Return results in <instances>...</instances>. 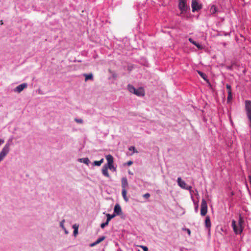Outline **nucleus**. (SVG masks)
<instances>
[{"label":"nucleus","instance_id":"f257e3e1","mask_svg":"<svg viewBox=\"0 0 251 251\" xmlns=\"http://www.w3.org/2000/svg\"><path fill=\"white\" fill-rule=\"evenodd\" d=\"M12 139H9L0 152V160L2 161L9 152Z\"/></svg>","mask_w":251,"mask_h":251},{"label":"nucleus","instance_id":"f03ea898","mask_svg":"<svg viewBox=\"0 0 251 251\" xmlns=\"http://www.w3.org/2000/svg\"><path fill=\"white\" fill-rule=\"evenodd\" d=\"M127 89L129 92L137 96L143 97L145 95V91L142 87H139L136 89L133 85L128 84L127 85Z\"/></svg>","mask_w":251,"mask_h":251},{"label":"nucleus","instance_id":"7ed1b4c3","mask_svg":"<svg viewBox=\"0 0 251 251\" xmlns=\"http://www.w3.org/2000/svg\"><path fill=\"white\" fill-rule=\"evenodd\" d=\"M245 109L248 119L250 121L249 126L251 128V101L246 100L245 101Z\"/></svg>","mask_w":251,"mask_h":251},{"label":"nucleus","instance_id":"20e7f679","mask_svg":"<svg viewBox=\"0 0 251 251\" xmlns=\"http://www.w3.org/2000/svg\"><path fill=\"white\" fill-rule=\"evenodd\" d=\"M231 226L235 234H239L242 232L244 226H241L236 224L234 220L232 221Z\"/></svg>","mask_w":251,"mask_h":251},{"label":"nucleus","instance_id":"39448f33","mask_svg":"<svg viewBox=\"0 0 251 251\" xmlns=\"http://www.w3.org/2000/svg\"><path fill=\"white\" fill-rule=\"evenodd\" d=\"M207 212V205L204 199H202L201 203V216H205Z\"/></svg>","mask_w":251,"mask_h":251},{"label":"nucleus","instance_id":"423d86ee","mask_svg":"<svg viewBox=\"0 0 251 251\" xmlns=\"http://www.w3.org/2000/svg\"><path fill=\"white\" fill-rule=\"evenodd\" d=\"M191 6L193 12L201 9V6L198 3V0H192Z\"/></svg>","mask_w":251,"mask_h":251},{"label":"nucleus","instance_id":"0eeeda50","mask_svg":"<svg viewBox=\"0 0 251 251\" xmlns=\"http://www.w3.org/2000/svg\"><path fill=\"white\" fill-rule=\"evenodd\" d=\"M121 186L122 190H127L129 187L127 179L126 177H123L121 179Z\"/></svg>","mask_w":251,"mask_h":251},{"label":"nucleus","instance_id":"6e6552de","mask_svg":"<svg viewBox=\"0 0 251 251\" xmlns=\"http://www.w3.org/2000/svg\"><path fill=\"white\" fill-rule=\"evenodd\" d=\"M178 6L179 8L182 12L186 11L187 7L186 5V0H179Z\"/></svg>","mask_w":251,"mask_h":251},{"label":"nucleus","instance_id":"1a4fd4ad","mask_svg":"<svg viewBox=\"0 0 251 251\" xmlns=\"http://www.w3.org/2000/svg\"><path fill=\"white\" fill-rule=\"evenodd\" d=\"M27 87V84L26 83H22L18 86H17L14 89V91L15 92L20 93L24 89L26 88Z\"/></svg>","mask_w":251,"mask_h":251},{"label":"nucleus","instance_id":"9d476101","mask_svg":"<svg viewBox=\"0 0 251 251\" xmlns=\"http://www.w3.org/2000/svg\"><path fill=\"white\" fill-rule=\"evenodd\" d=\"M114 214L117 215H120L122 213V211L120 205L119 204H116L114 208Z\"/></svg>","mask_w":251,"mask_h":251},{"label":"nucleus","instance_id":"9b49d317","mask_svg":"<svg viewBox=\"0 0 251 251\" xmlns=\"http://www.w3.org/2000/svg\"><path fill=\"white\" fill-rule=\"evenodd\" d=\"M177 182L179 186L181 188L185 189L187 186V184L184 180H182L181 177H179L177 178Z\"/></svg>","mask_w":251,"mask_h":251},{"label":"nucleus","instance_id":"f8f14e48","mask_svg":"<svg viewBox=\"0 0 251 251\" xmlns=\"http://www.w3.org/2000/svg\"><path fill=\"white\" fill-rule=\"evenodd\" d=\"M205 226L206 228L208 229V230H210V228L211 227V221L210 219L209 216H207L205 218Z\"/></svg>","mask_w":251,"mask_h":251},{"label":"nucleus","instance_id":"ddd939ff","mask_svg":"<svg viewBox=\"0 0 251 251\" xmlns=\"http://www.w3.org/2000/svg\"><path fill=\"white\" fill-rule=\"evenodd\" d=\"M78 161L80 163H83L87 165H89V164L90 163V161L89 160V158L87 157L85 158H81L78 159Z\"/></svg>","mask_w":251,"mask_h":251},{"label":"nucleus","instance_id":"4468645a","mask_svg":"<svg viewBox=\"0 0 251 251\" xmlns=\"http://www.w3.org/2000/svg\"><path fill=\"white\" fill-rule=\"evenodd\" d=\"M106 159L107 161V164H113L114 158L111 154H108L105 156Z\"/></svg>","mask_w":251,"mask_h":251},{"label":"nucleus","instance_id":"2eb2a0df","mask_svg":"<svg viewBox=\"0 0 251 251\" xmlns=\"http://www.w3.org/2000/svg\"><path fill=\"white\" fill-rule=\"evenodd\" d=\"M102 173L103 175L107 177H109L110 176L108 172V167H106L105 165L102 167Z\"/></svg>","mask_w":251,"mask_h":251},{"label":"nucleus","instance_id":"dca6fc26","mask_svg":"<svg viewBox=\"0 0 251 251\" xmlns=\"http://www.w3.org/2000/svg\"><path fill=\"white\" fill-rule=\"evenodd\" d=\"M83 75L85 76V81H87L89 79L92 80L93 79V75L92 73L87 74H84Z\"/></svg>","mask_w":251,"mask_h":251},{"label":"nucleus","instance_id":"f3484780","mask_svg":"<svg viewBox=\"0 0 251 251\" xmlns=\"http://www.w3.org/2000/svg\"><path fill=\"white\" fill-rule=\"evenodd\" d=\"M127 190H122V195L123 197L124 200L126 201H128V198L126 196Z\"/></svg>","mask_w":251,"mask_h":251},{"label":"nucleus","instance_id":"a211bd4d","mask_svg":"<svg viewBox=\"0 0 251 251\" xmlns=\"http://www.w3.org/2000/svg\"><path fill=\"white\" fill-rule=\"evenodd\" d=\"M103 161L104 159L103 158L101 159L99 161H95L93 162V165L95 166H100L103 162Z\"/></svg>","mask_w":251,"mask_h":251},{"label":"nucleus","instance_id":"6ab92c4d","mask_svg":"<svg viewBox=\"0 0 251 251\" xmlns=\"http://www.w3.org/2000/svg\"><path fill=\"white\" fill-rule=\"evenodd\" d=\"M191 199H192V200L193 201V202H194V204L195 205V211L196 212H197L198 211V208H199V204L197 202H196L193 198V197L192 196H191Z\"/></svg>","mask_w":251,"mask_h":251},{"label":"nucleus","instance_id":"aec40b11","mask_svg":"<svg viewBox=\"0 0 251 251\" xmlns=\"http://www.w3.org/2000/svg\"><path fill=\"white\" fill-rule=\"evenodd\" d=\"M198 73L199 75L205 80H207V76L205 74L203 73L202 72L200 71H198Z\"/></svg>","mask_w":251,"mask_h":251},{"label":"nucleus","instance_id":"412c9836","mask_svg":"<svg viewBox=\"0 0 251 251\" xmlns=\"http://www.w3.org/2000/svg\"><path fill=\"white\" fill-rule=\"evenodd\" d=\"M228 96L227 98V103H229L231 102L232 100V92L231 91L227 92Z\"/></svg>","mask_w":251,"mask_h":251},{"label":"nucleus","instance_id":"4be33fe9","mask_svg":"<svg viewBox=\"0 0 251 251\" xmlns=\"http://www.w3.org/2000/svg\"><path fill=\"white\" fill-rule=\"evenodd\" d=\"M116 216V214H107L106 217H107V221L108 222H109L112 218L115 217Z\"/></svg>","mask_w":251,"mask_h":251},{"label":"nucleus","instance_id":"5701e85b","mask_svg":"<svg viewBox=\"0 0 251 251\" xmlns=\"http://www.w3.org/2000/svg\"><path fill=\"white\" fill-rule=\"evenodd\" d=\"M244 223V221L243 218L241 216H240L237 224L240 226H243Z\"/></svg>","mask_w":251,"mask_h":251},{"label":"nucleus","instance_id":"b1692460","mask_svg":"<svg viewBox=\"0 0 251 251\" xmlns=\"http://www.w3.org/2000/svg\"><path fill=\"white\" fill-rule=\"evenodd\" d=\"M106 167H108V169H109L110 170L113 169L114 171H116V168L114 167L113 164H105Z\"/></svg>","mask_w":251,"mask_h":251},{"label":"nucleus","instance_id":"393cba45","mask_svg":"<svg viewBox=\"0 0 251 251\" xmlns=\"http://www.w3.org/2000/svg\"><path fill=\"white\" fill-rule=\"evenodd\" d=\"M210 12L213 14L217 12V8L215 5H212L210 8Z\"/></svg>","mask_w":251,"mask_h":251},{"label":"nucleus","instance_id":"a878e982","mask_svg":"<svg viewBox=\"0 0 251 251\" xmlns=\"http://www.w3.org/2000/svg\"><path fill=\"white\" fill-rule=\"evenodd\" d=\"M105 238V237L104 236H102L100 237L99 239H98L96 241V243L98 244H99L100 243L101 241H102L103 240H104Z\"/></svg>","mask_w":251,"mask_h":251},{"label":"nucleus","instance_id":"bb28decb","mask_svg":"<svg viewBox=\"0 0 251 251\" xmlns=\"http://www.w3.org/2000/svg\"><path fill=\"white\" fill-rule=\"evenodd\" d=\"M109 222H108L107 220L105 223H103L100 225V227L102 228H104L106 226L108 225Z\"/></svg>","mask_w":251,"mask_h":251},{"label":"nucleus","instance_id":"cd10ccee","mask_svg":"<svg viewBox=\"0 0 251 251\" xmlns=\"http://www.w3.org/2000/svg\"><path fill=\"white\" fill-rule=\"evenodd\" d=\"M75 121L77 123L79 124H83V121L82 119L75 118Z\"/></svg>","mask_w":251,"mask_h":251},{"label":"nucleus","instance_id":"c85d7f7f","mask_svg":"<svg viewBox=\"0 0 251 251\" xmlns=\"http://www.w3.org/2000/svg\"><path fill=\"white\" fill-rule=\"evenodd\" d=\"M65 222V220H62L60 222V226L63 229V228H64L65 226H64V223Z\"/></svg>","mask_w":251,"mask_h":251},{"label":"nucleus","instance_id":"c756f323","mask_svg":"<svg viewBox=\"0 0 251 251\" xmlns=\"http://www.w3.org/2000/svg\"><path fill=\"white\" fill-rule=\"evenodd\" d=\"M185 190H189L190 193H191L192 192V187L191 186H189L187 185L186 188H185Z\"/></svg>","mask_w":251,"mask_h":251},{"label":"nucleus","instance_id":"7c9ffc66","mask_svg":"<svg viewBox=\"0 0 251 251\" xmlns=\"http://www.w3.org/2000/svg\"><path fill=\"white\" fill-rule=\"evenodd\" d=\"M226 89H227V92H229V91H231V85L228 84H227L226 85Z\"/></svg>","mask_w":251,"mask_h":251},{"label":"nucleus","instance_id":"2f4dec72","mask_svg":"<svg viewBox=\"0 0 251 251\" xmlns=\"http://www.w3.org/2000/svg\"><path fill=\"white\" fill-rule=\"evenodd\" d=\"M188 40L191 43H192L194 45H195L196 44V43H197L196 41L193 40L191 38H189Z\"/></svg>","mask_w":251,"mask_h":251},{"label":"nucleus","instance_id":"473e14b6","mask_svg":"<svg viewBox=\"0 0 251 251\" xmlns=\"http://www.w3.org/2000/svg\"><path fill=\"white\" fill-rule=\"evenodd\" d=\"M195 46H196L199 49H202V46L199 43H196V44L195 45Z\"/></svg>","mask_w":251,"mask_h":251},{"label":"nucleus","instance_id":"72a5a7b5","mask_svg":"<svg viewBox=\"0 0 251 251\" xmlns=\"http://www.w3.org/2000/svg\"><path fill=\"white\" fill-rule=\"evenodd\" d=\"M140 247L143 249L144 251H149L148 248L146 246H141Z\"/></svg>","mask_w":251,"mask_h":251},{"label":"nucleus","instance_id":"f704fd0d","mask_svg":"<svg viewBox=\"0 0 251 251\" xmlns=\"http://www.w3.org/2000/svg\"><path fill=\"white\" fill-rule=\"evenodd\" d=\"M150 194L148 193H146L143 195V197L145 198V199H148L150 198Z\"/></svg>","mask_w":251,"mask_h":251},{"label":"nucleus","instance_id":"c9c22d12","mask_svg":"<svg viewBox=\"0 0 251 251\" xmlns=\"http://www.w3.org/2000/svg\"><path fill=\"white\" fill-rule=\"evenodd\" d=\"M73 234L75 237L78 234V230H77V229H75V230H74Z\"/></svg>","mask_w":251,"mask_h":251},{"label":"nucleus","instance_id":"e433bc0d","mask_svg":"<svg viewBox=\"0 0 251 251\" xmlns=\"http://www.w3.org/2000/svg\"><path fill=\"white\" fill-rule=\"evenodd\" d=\"M128 149L129 151H133L134 152H135V148L133 146L130 147Z\"/></svg>","mask_w":251,"mask_h":251},{"label":"nucleus","instance_id":"4c0bfd02","mask_svg":"<svg viewBox=\"0 0 251 251\" xmlns=\"http://www.w3.org/2000/svg\"><path fill=\"white\" fill-rule=\"evenodd\" d=\"M73 228L74 229V230H75V229H77V230H78V226L76 224H75L73 226Z\"/></svg>","mask_w":251,"mask_h":251},{"label":"nucleus","instance_id":"58836bf2","mask_svg":"<svg viewBox=\"0 0 251 251\" xmlns=\"http://www.w3.org/2000/svg\"><path fill=\"white\" fill-rule=\"evenodd\" d=\"M98 244L96 243V241H95V242L93 243H91L90 245V247H94L95 246H96V245H97Z\"/></svg>","mask_w":251,"mask_h":251},{"label":"nucleus","instance_id":"ea45409f","mask_svg":"<svg viewBox=\"0 0 251 251\" xmlns=\"http://www.w3.org/2000/svg\"><path fill=\"white\" fill-rule=\"evenodd\" d=\"M133 163V162L132 161H128L127 163H126V164L128 166H130L131 165V164H132Z\"/></svg>","mask_w":251,"mask_h":251},{"label":"nucleus","instance_id":"a19ab883","mask_svg":"<svg viewBox=\"0 0 251 251\" xmlns=\"http://www.w3.org/2000/svg\"><path fill=\"white\" fill-rule=\"evenodd\" d=\"M63 229L64 230V232H65V233L66 234H68L69 233V232L66 229L65 227H64V228H63Z\"/></svg>","mask_w":251,"mask_h":251},{"label":"nucleus","instance_id":"79ce46f5","mask_svg":"<svg viewBox=\"0 0 251 251\" xmlns=\"http://www.w3.org/2000/svg\"><path fill=\"white\" fill-rule=\"evenodd\" d=\"M4 139H0V145L2 144L3 143H4Z\"/></svg>","mask_w":251,"mask_h":251},{"label":"nucleus","instance_id":"37998d69","mask_svg":"<svg viewBox=\"0 0 251 251\" xmlns=\"http://www.w3.org/2000/svg\"><path fill=\"white\" fill-rule=\"evenodd\" d=\"M187 231V232L190 235V233H191V231L189 229H186Z\"/></svg>","mask_w":251,"mask_h":251},{"label":"nucleus","instance_id":"c03bdc74","mask_svg":"<svg viewBox=\"0 0 251 251\" xmlns=\"http://www.w3.org/2000/svg\"><path fill=\"white\" fill-rule=\"evenodd\" d=\"M128 173H129V174L133 175V173H131L130 171H129V172H128Z\"/></svg>","mask_w":251,"mask_h":251},{"label":"nucleus","instance_id":"a18cd8bd","mask_svg":"<svg viewBox=\"0 0 251 251\" xmlns=\"http://www.w3.org/2000/svg\"><path fill=\"white\" fill-rule=\"evenodd\" d=\"M119 251H122L121 250H119Z\"/></svg>","mask_w":251,"mask_h":251},{"label":"nucleus","instance_id":"49530a36","mask_svg":"<svg viewBox=\"0 0 251 251\" xmlns=\"http://www.w3.org/2000/svg\"><path fill=\"white\" fill-rule=\"evenodd\" d=\"M1 161V160H0V162Z\"/></svg>","mask_w":251,"mask_h":251}]
</instances>
